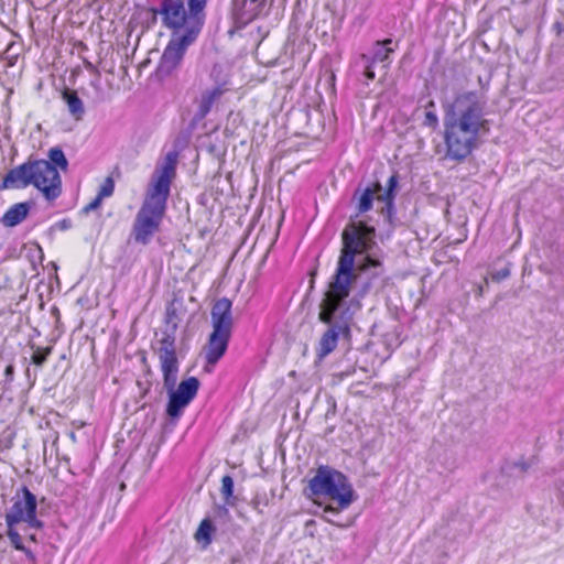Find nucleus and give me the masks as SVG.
Segmentation results:
<instances>
[{"mask_svg": "<svg viewBox=\"0 0 564 564\" xmlns=\"http://www.w3.org/2000/svg\"><path fill=\"white\" fill-rule=\"evenodd\" d=\"M33 185L48 200H55L62 194V178L58 170L47 160L29 159L6 174L0 189H20Z\"/></svg>", "mask_w": 564, "mask_h": 564, "instance_id": "5", "label": "nucleus"}, {"mask_svg": "<svg viewBox=\"0 0 564 564\" xmlns=\"http://www.w3.org/2000/svg\"><path fill=\"white\" fill-rule=\"evenodd\" d=\"M486 107L485 94L476 90L460 93L443 105L446 159L465 161L478 148L479 139L489 133Z\"/></svg>", "mask_w": 564, "mask_h": 564, "instance_id": "2", "label": "nucleus"}, {"mask_svg": "<svg viewBox=\"0 0 564 564\" xmlns=\"http://www.w3.org/2000/svg\"><path fill=\"white\" fill-rule=\"evenodd\" d=\"M54 227L59 230H67L72 227V221H70V219L65 218V219L57 221Z\"/></svg>", "mask_w": 564, "mask_h": 564, "instance_id": "31", "label": "nucleus"}, {"mask_svg": "<svg viewBox=\"0 0 564 564\" xmlns=\"http://www.w3.org/2000/svg\"><path fill=\"white\" fill-rule=\"evenodd\" d=\"M158 7L151 8L150 21L155 24L158 18L162 28L171 31V35H182L189 29V19L184 0H158Z\"/></svg>", "mask_w": 564, "mask_h": 564, "instance_id": "8", "label": "nucleus"}, {"mask_svg": "<svg viewBox=\"0 0 564 564\" xmlns=\"http://www.w3.org/2000/svg\"><path fill=\"white\" fill-rule=\"evenodd\" d=\"M207 0H187L189 29L186 33L198 37L205 23Z\"/></svg>", "mask_w": 564, "mask_h": 564, "instance_id": "14", "label": "nucleus"}, {"mask_svg": "<svg viewBox=\"0 0 564 564\" xmlns=\"http://www.w3.org/2000/svg\"><path fill=\"white\" fill-rule=\"evenodd\" d=\"M199 388V380L196 377H189L180 382L178 387L165 388L169 393L166 404V415L172 419H178L185 408L196 397Z\"/></svg>", "mask_w": 564, "mask_h": 564, "instance_id": "10", "label": "nucleus"}, {"mask_svg": "<svg viewBox=\"0 0 564 564\" xmlns=\"http://www.w3.org/2000/svg\"><path fill=\"white\" fill-rule=\"evenodd\" d=\"M231 334L213 330L204 347V357L208 365H216L226 354Z\"/></svg>", "mask_w": 564, "mask_h": 564, "instance_id": "13", "label": "nucleus"}, {"mask_svg": "<svg viewBox=\"0 0 564 564\" xmlns=\"http://www.w3.org/2000/svg\"><path fill=\"white\" fill-rule=\"evenodd\" d=\"M398 186H399V177H398V174L394 173L393 175H391L389 177L384 192L383 193L379 192L377 197L395 198Z\"/></svg>", "mask_w": 564, "mask_h": 564, "instance_id": "24", "label": "nucleus"}, {"mask_svg": "<svg viewBox=\"0 0 564 564\" xmlns=\"http://www.w3.org/2000/svg\"><path fill=\"white\" fill-rule=\"evenodd\" d=\"M232 303L227 297L217 300L210 311L213 330L232 334Z\"/></svg>", "mask_w": 564, "mask_h": 564, "instance_id": "12", "label": "nucleus"}, {"mask_svg": "<svg viewBox=\"0 0 564 564\" xmlns=\"http://www.w3.org/2000/svg\"><path fill=\"white\" fill-rule=\"evenodd\" d=\"M510 269L509 267L501 268L491 273V279L495 282H501L502 280L509 278Z\"/></svg>", "mask_w": 564, "mask_h": 564, "instance_id": "29", "label": "nucleus"}, {"mask_svg": "<svg viewBox=\"0 0 564 564\" xmlns=\"http://www.w3.org/2000/svg\"><path fill=\"white\" fill-rule=\"evenodd\" d=\"M361 62L364 63V76L365 78L369 82V80H373L375 77H376V74H375V70H373V65L375 63H372L370 61V56L366 55V54H362L361 57H360Z\"/></svg>", "mask_w": 564, "mask_h": 564, "instance_id": "26", "label": "nucleus"}, {"mask_svg": "<svg viewBox=\"0 0 564 564\" xmlns=\"http://www.w3.org/2000/svg\"><path fill=\"white\" fill-rule=\"evenodd\" d=\"M334 519V516H330V519L328 518H325V520L332 524H336V522L333 520Z\"/></svg>", "mask_w": 564, "mask_h": 564, "instance_id": "38", "label": "nucleus"}, {"mask_svg": "<svg viewBox=\"0 0 564 564\" xmlns=\"http://www.w3.org/2000/svg\"><path fill=\"white\" fill-rule=\"evenodd\" d=\"M214 531L215 527L212 520L206 518L200 522L195 533V539L197 542L203 543V546L206 547L212 543V534Z\"/></svg>", "mask_w": 564, "mask_h": 564, "instance_id": "20", "label": "nucleus"}, {"mask_svg": "<svg viewBox=\"0 0 564 564\" xmlns=\"http://www.w3.org/2000/svg\"><path fill=\"white\" fill-rule=\"evenodd\" d=\"M26 539L36 543L37 542V538H36V534L35 533H30L26 535Z\"/></svg>", "mask_w": 564, "mask_h": 564, "instance_id": "36", "label": "nucleus"}, {"mask_svg": "<svg viewBox=\"0 0 564 564\" xmlns=\"http://www.w3.org/2000/svg\"><path fill=\"white\" fill-rule=\"evenodd\" d=\"M4 376H6V379L9 380V381H12L13 380V376H14V367L13 365H8L4 369Z\"/></svg>", "mask_w": 564, "mask_h": 564, "instance_id": "33", "label": "nucleus"}, {"mask_svg": "<svg viewBox=\"0 0 564 564\" xmlns=\"http://www.w3.org/2000/svg\"><path fill=\"white\" fill-rule=\"evenodd\" d=\"M223 93L224 90L219 86L205 90L200 96L195 118L198 120L204 119L210 111L214 102L223 95Z\"/></svg>", "mask_w": 564, "mask_h": 564, "instance_id": "18", "label": "nucleus"}, {"mask_svg": "<svg viewBox=\"0 0 564 564\" xmlns=\"http://www.w3.org/2000/svg\"><path fill=\"white\" fill-rule=\"evenodd\" d=\"M395 198H383V197H377L378 202L383 203L384 205L380 209V214L386 218L388 224L390 226H394V216H395V205H394Z\"/></svg>", "mask_w": 564, "mask_h": 564, "instance_id": "22", "label": "nucleus"}, {"mask_svg": "<svg viewBox=\"0 0 564 564\" xmlns=\"http://www.w3.org/2000/svg\"><path fill=\"white\" fill-rule=\"evenodd\" d=\"M51 354L52 347L36 348L31 358L32 362L37 367H42Z\"/></svg>", "mask_w": 564, "mask_h": 564, "instance_id": "25", "label": "nucleus"}, {"mask_svg": "<svg viewBox=\"0 0 564 564\" xmlns=\"http://www.w3.org/2000/svg\"><path fill=\"white\" fill-rule=\"evenodd\" d=\"M435 107H436V106H435V101H434V100H432V99H430V100L425 104V106H424L425 111H427V110H435Z\"/></svg>", "mask_w": 564, "mask_h": 564, "instance_id": "35", "label": "nucleus"}, {"mask_svg": "<svg viewBox=\"0 0 564 564\" xmlns=\"http://www.w3.org/2000/svg\"><path fill=\"white\" fill-rule=\"evenodd\" d=\"M334 519V516H330V519L328 518H325V520L332 524H336V522L333 520Z\"/></svg>", "mask_w": 564, "mask_h": 564, "instance_id": "37", "label": "nucleus"}, {"mask_svg": "<svg viewBox=\"0 0 564 564\" xmlns=\"http://www.w3.org/2000/svg\"><path fill=\"white\" fill-rule=\"evenodd\" d=\"M177 316L174 310H167L165 315L166 327L161 332V338L152 345L160 360L164 388L176 386L178 373V359L176 356L175 334Z\"/></svg>", "mask_w": 564, "mask_h": 564, "instance_id": "7", "label": "nucleus"}, {"mask_svg": "<svg viewBox=\"0 0 564 564\" xmlns=\"http://www.w3.org/2000/svg\"><path fill=\"white\" fill-rule=\"evenodd\" d=\"M382 189L383 188L381 183L375 182L371 187H366L364 189H360V187H358L355 191L352 197V199L356 200L357 210L355 218L372 209L375 195H378L379 192H382Z\"/></svg>", "mask_w": 564, "mask_h": 564, "instance_id": "15", "label": "nucleus"}, {"mask_svg": "<svg viewBox=\"0 0 564 564\" xmlns=\"http://www.w3.org/2000/svg\"><path fill=\"white\" fill-rule=\"evenodd\" d=\"M4 521L6 534L10 544L15 550L23 552L31 564H37L34 552L24 544L19 532L21 524L25 525V531L28 529L41 530L44 527V522L37 518L36 496L26 486L19 488L11 498V506L4 512Z\"/></svg>", "mask_w": 564, "mask_h": 564, "instance_id": "4", "label": "nucleus"}, {"mask_svg": "<svg viewBox=\"0 0 564 564\" xmlns=\"http://www.w3.org/2000/svg\"><path fill=\"white\" fill-rule=\"evenodd\" d=\"M115 191V182L111 177H107L104 183L101 184L98 196L104 199L106 197H109L113 194Z\"/></svg>", "mask_w": 564, "mask_h": 564, "instance_id": "27", "label": "nucleus"}, {"mask_svg": "<svg viewBox=\"0 0 564 564\" xmlns=\"http://www.w3.org/2000/svg\"><path fill=\"white\" fill-rule=\"evenodd\" d=\"M178 153H166L162 164L156 165L149 184L145 198L138 210L131 230L137 243L147 246L160 230L166 210L171 184L176 175Z\"/></svg>", "mask_w": 564, "mask_h": 564, "instance_id": "3", "label": "nucleus"}, {"mask_svg": "<svg viewBox=\"0 0 564 564\" xmlns=\"http://www.w3.org/2000/svg\"><path fill=\"white\" fill-rule=\"evenodd\" d=\"M533 464V459H531L530 462H525V460H519L516 463V466L519 467L522 471H527Z\"/></svg>", "mask_w": 564, "mask_h": 564, "instance_id": "32", "label": "nucleus"}, {"mask_svg": "<svg viewBox=\"0 0 564 564\" xmlns=\"http://www.w3.org/2000/svg\"><path fill=\"white\" fill-rule=\"evenodd\" d=\"M307 497H326L338 503V509L328 506L324 512L338 514L339 510L347 509L356 499L357 495L348 477L341 471L327 466H319L315 475L308 480L305 488Z\"/></svg>", "mask_w": 564, "mask_h": 564, "instance_id": "6", "label": "nucleus"}, {"mask_svg": "<svg viewBox=\"0 0 564 564\" xmlns=\"http://www.w3.org/2000/svg\"><path fill=\"white\" fill-rule=\"evenodd\" d=\"M438 117L435 110H427L424 113L423 126L429 127L431 129H436L438 126Z\"/></svg>", "mask_w": 564, "mask_h": 564, "instance_id": "28", "label": "nucleus"}, {"mask_svg": "<svg viewBox=\"0 0 564 564\" xmlns=\"http://www.w3.org/2000/svg\"><path fill=\"white\" fill-rule=\"evenodd\" d=\"M196 40V36L186 32L182 33V35H171L158 65V75L160 77H167L177 69L182 64L187 48L194 44Z\"/></svg>", "mask_w": 564, "mask_h": 564, "instance_id": "9", "label": "nucleus"}, {"mask_svg": "<svg viewBox=\"0 0 564 564\" xmlns=\"http://www.w3.org/2000/svg\"><path fill=\"white\" fill-rule=\"evenodd\" d=\"M32 202H22L12 205L1 217V223L4 227H15L21 224L29 215Z\"/></svg>", "mask_w": 564, "mask_h": 564, "instance_id": "16", "label": "nucleus"}, {"mask_svg": "<svg viewBox=\"0 0 564 564\" xmlns=\"http://www.w3.org/2000/svg\"><path fill=\"white\" fill-rule=\"evenodd\" d=\"M220 492L227 505H234V502L231 501V499L234 498V479L231 476L225 475L221 478Z\"/></svg>", "mask_w": 564, "mask_h": 564, "instance_id": "23", "label": "nucleus"}, {"mask_svg": "<svg viewBox=\"0 0 564 564\" xmlns=\"http://www.w3.org/2000/svg\"><path fill=\"white\" fill-rule=\"evenodd\" d=\"M62 99L67 105L68 112L73 119L79 121L84 118L85 106L76 90L65 88L62 91Z\"/></svg>", "mask_w": 564, "mask_h": 564, "instance_id": "17", "label": "nucleus"}, {"mask_svg": "<svg viewBox=\"0 0 564 564\" xmlns=\"http://www.w3.org/2000/svg\"><path fill=\"white\" fill-rule=\"evenodd\" d=\"M375 238V227L362 220H351L341 232L336 268L318 305V321L327 325L316 347L319 359L336 349L339 338H350L352 304L386 285V269L382 256L375 250H379Z\"/></svg>", "mask_w": 564, "mask_h": 564, "instance_id": "1", "label": "nucleus"}, {"mask_svg": "<svg viewBox=\"0 0 564 564\" xmlns=\"http://www.w3.org/2000/svg\"><path fill=\"white\" fill-rule=\"evenodd\" d=\"M102 199L97 195L89 204H87L82 213L83 214H89L90 212L97 209L100 207Z\"/></svg>", "mask_w": 564, "mask_h": 564, "instance_id": "30", "label": "nucleus"}, {"mask_svg": "<svg viewBox=\"0 0 564 564\" xmlns=\"http://www.w3.org/2000/svg\"><path fill=\"white\" fill-rule=\"evenodd\" d=\"M392 44L391 39H386L383 41H377L373 48V54L370 56V61L372 63H387L390 64V54L394 52V47H390Z\"/></svg>", "mask_w": 564, "mask_h": 564, "instance_id": "19", "label": "nucleus"}, {"mask_svg": "<svg viewBox=\"0 0 564 564\" xmlns=\"http://www.w3.org/2000/svg\"><path fill=\"white\" fill-rule=\"evenodd\" d=\"M267 2L268 0H231L230 13L237 28H243L261 17Z\"/></svg>", "mask_w": 564, "mask_h": 564, "instance_id": "11", "label": "nucleus"}, {"mask_svg": "<svg viewBox=\"0 0 564 564\" xmlns=\"http://www.w3.org/2000/svg\"><path fill=\"white\" fill-rule=\"evenodd\" d=\"M48 162L54 165L55 169L59 167L62 171H66L68 167V161L58 147L51 148L48 150Z\"/></svg>", "mask_w": 564, "mask_h": 564, "instance_id": "21", "label": "nucleus"}, {"mask_svg": "<svg viewBox=\"0 0 564 564\" xmlns=\"http://www.w3.org/2000/svg\"><path fill=\"white\" fill-rule=\"evenodd\" d=\"M216 513L218 517L227 518L229 516V510L225 506L217 507Z\"/></svg>", "mask_w": 564, "mask_h": 564, "instance_id": "34", "label": "nucleus"}]
</instances>
